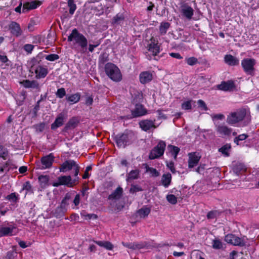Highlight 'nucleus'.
I'll list each match as a JSON object with an SVG mask.
<instances>
[{
    "instance_id": "12",
    "label": "nucleus",
    "mask_w": 259,
    "mask_h": 259,
    "mask_svg": "<svg viewBox=\"0 0 259 259\" xmlns=\"http://www.w3.org/2000/svg\"><path fill=\"white\" fill-rule=\"evenodd\" d=\"M147 49L153 56L157 55L160 53V45L158 44V41L152 37L147 45Z\"/></svg>"
},
{
    "instance_id": "22",
    "label": "nucleus",
    "mask_w": 259,
    "mask_h": 259,
    "mask_svg": "<svg viewBox=\"0 0 259 259\" xmlns=\"http://www.w3.org/2000/svg\"><path fill=\"white\" fill-rule=\"evenodd\" d=\"M10 29L12 34L16 36H19L22 34V30L20 25L15 22H12L10 25Z\"/></svg>"
},
{
    "instance_id": "46",
    "label": "nucleus",
    "mask_w": 259,
    "mask_h": 259,
    "mask_svg": "<svg viewBox=\"0 0 259 259\" xmlns=\"http://www.w3.org/2000/svg\"><path fill=\"white\" fill-rule=\"evenodd\" d=\"M192 100L184 101L182 104V108L184 110H191L192 108Z\"/></svg>"
},
{
    "instance_id": "30",
    "label": "nucleus",
    "mask_w": 259,
    "mask_h": 259,
    "mask_svg": "<svg viewBox=\"0 0 259 259\" xmlns=\"http://www.w3.org/2000/svg\"><path fill=\"white\" fill-rule=\"evenodd\" d=\"M80 99V95L79 93L71 95L66 98L67 100L72 104L77 103L79 101Z\"/></svg>"
},
{
    "instance_id": "57",
    "label": "nucleus",
    "mask_w": 259,
    "mask_h": 259,
    "mask_svg": "<svg viewBox=\"0 0 259 259\" xmlns=\"http://www.w3.org/2000/svg\"><path fill=\"white\" fill-rule=\"evenodd\" d=\"M198 106L201 108L203 110L206 111L207 110V107L205 103V102L202 100H199L197 102Z\"/></svg>"
},
{
    "instance_id": "44",
    "label": "nucleus",
    "mask_w": 259,
    "mask_h": 259,
    "mask_svg": "<svg viewBox=\"0 0 259 259\" xmlns=\"http://www.w3.org/2000/svg\"><path fill=\"white\" fill-rule=\"evenodd\" d=\"M0 62L2 63L5 64L6 65H9V64L8 62H9V60L6 55L5 52L0 51Z\"/></svg>"
},
{
    "instance_id": "32",
    "label": "nucleus",
    "mask_w": 259,
    "mask_h": 259,
    "mask_svg": "<svg viewBox=\"0 0 259 259\" xmlns=\"http://www.w3.org/2000/svg\"><path fill=\"white\" fill-rule=\"evenodd\" d=\"M95 243L100 246L103 247L107 250H112L113 245L109 241H96Z\"/></svg>"
},
{
    "instance_id": "7",
    "label": "nucleus",
    "mask_w": 259,
    "mask_h": 259,
    "mask_svg": "<svg viewBox=\"0 0 259 259\" xmlns=\"http://www.w3.org/2000/svg\"><path fill=\"white\" fill-rule=\"evenodd\" d=\"M133 134L132 133H124L122 135H118L115 137V140L117 146L119 148H124L128 144L132 139Z\"/></svg>"
},
{
    "instance_id": "45",
    "label": "nucleus",
    "mask_w": 259,
    "mask_h": 259,
    "mask_svg": "<svg viewBox=\"0 0 259 259\" xmlns=\"http://www.w3.org/2000/svg\"><path fill=\"white\" fill-rule=\"evenodd\" d=\"M220 212L218 210H212L208 212L207 217L208 219H213L219 216Z\"/></svg>"
},
{
    "instance_id": "54",
    "label": "nucleus",
    "mask_w": 259,
    "mask_h": 259,
    "mask_svg": "<svg viewBox=\"0 0 259 259\" xmlns=\"http://www.w3.org/2000/svg\"><path fill=\"white\" fill-rule=\"evenodd\" d=\"M66 94L65 90L64 88H60L58 89L56 95L60 98H62Z\"/></svg>"
},
{
    "instance_id": "25",
    "label": "nucleus",
    "mask_w": 259,
    "mask_h": 259,
    "mask_svg": "<svg viewBox=\"0 0 259 259\" xmlns=\"http://www.w3.org/2000/svg\"><path fill=\"white\" fill-rule=\"evenodd\" d=\"M146 113V111L143 106L141 104H137L135 108L132 111V115L134 117L142 116Z\"/></svg>"
},
{
    "instance_id": "13",
    "label": "nucleus",
    "mask_w": 259,
    "mask_h": 259,
    "mask_svg": "<svg viewBox=\"0 0 259 259\" xmlns=\"http://www.w3.org/2000/svg\"><path fill=\"white\" fill-rule=\"evenodd\" d=\"M31 69L34 71L37 78H44L48 74V69L40 65H34Z\"/></svg>"
},
{
    "instance_id": "8",
    "label": "nucleus",
    "mask_w": 259,
    "mask_h": 259,
    "mask_svg": "<svg viewBox=\"0 0 259 259\" xmlns=\"http://www.w3.org/2000/svg\"><path fill=\"white\" fill-rule=\"evenodd\" d=\"M79 178L78 176L72 179L70 176H61L58 178L57 182L54 183V186H58L59 185H66L69 187H72L75 185L78 181Z\"/></svg>"
},
{
    "instance_id": "14",
    "label": "nucleus",
    "mask_w": 259,
    "mask_h": 259,
    "mask_svg": "<svg viewBox=\"0 0 259 259\" xmlns=\"http://www.w3.org/2000/svg\"><path fill=\"white\" fill-rule=\"evenodd\" d=\"M124 246L134 250L140 249L142 248H149L150 245L147 242H131L123 243Z\"/></svg>"
},
{
    "instance_id": "11",
    "label": "nucleus",
    "mask_w": 259,
    "mask_h": 259,
    "mask_svg": "<svg viewBox=\"0 0 259 259\" xmlns=\"http://www.w3.org/2000/svg\"><path fill=\"white\" fill-rule=\"evenodd\" d=\"M17 233L16 227L14 225L7 223L0 227V237L12 236Z\"/></svg>"
},
{
    "instance_id": "5",
    "label": "nucleus",
    "mask_w": 259,
    "mask_h": 259,
    "mask_svg": "<svg viewBox=\"0 0 259 259\" xmlns=\"http://www.w3.org/2000/svg\"><path fill=\"white\" fill-rule=\"evenodd\" d=\"M256 61L253 58H245L241 61V66L246 74L253 75Z\"/></svg>"
},
{
    "instance_id": "63",
    "label": "nucleus",
    "mask_w": 259,
    "mask_h": 259,
    "mask_svg": "<svg viewBox=\"0 0 259 259\" xmlns=\"http://www.w3.org/2000/svg\"><path fill=\"white\" fill-rule=\"evenodd\" d=\"M169 55L172 57L178 59H181L183 57L181 55L178 53H169Z\"/></svg>"
},
{
    "instance_id": "26",
    "label": "nucleus",
    "mask_w": 259,
    "mask_h": 259,
    "mask_svg": "<svg viewBox=\"0 0 259 259\" xmlns=\"http://www.w3.org/2000/svg\"><path fill=\"white\" fill-rule=\"evenodd\" d=\"M21 83L26 88L37 89L39 87L38 83L35 80H25L21 82Z\"/></svg>"
},
{
    "instance_id": "2",
    "label": "nucleus",
    "mask_w": 259,
    "mask_h": 259,
    "mask_svg": "<svg viewBox=\"0 0 259 259\" xmlns=\"http://www.w3.org/2000/svg\"><path fill=\"white\" fill-rule=\"evenodd\" d=\"M68 41H74L76 46L75 48L78 47L80 52H85L88 46V40L83 34L78 32L76 29L72 30L71 33L68 37Z\"/></svg>"
},
{
    "instance_id": "62",
    "label": "nucleus",
    "mask_w": 259,
    "mask_h": 259,
    "mask_svg": "<svg viewBox=\"0 0 259 259\" xmlns=\"http://www.w3.org/2000/svg\"><path fill=\"white\" fill-rule=\"evenodd\" d=\"M45 127V124L44 123H39L38 124L36 125L35 128L37 131L42 132L44 130Z\"/></svg>"
},
{
    "instance_id": "50",
    "label": "nucleus",
    "mask_w": 259,
    "mask_h": 259,
    "mask_svg": "<svg viewBox=\"0 0 259 259\" xmlns=\"http://www.w3.org/2000/svg\"><path fill=\"white\" fill-rule=\"evenodd\" d=\"M178 199L175 195H166L167 200L172 204H175L178 202Z\"/></svg>"
},
{
    "instance_id": "27",
    "label": "nucleus",
    "mask_w": 259,
    "mask_h": 259,
    "mask_svg": "<svg viewBox=\"0 0 259 259\" xmlns=\"http://www.w3.org/2000/svg\"><path fill=\"white\" fill-rule=\"evenodd\" d=\"M171 180V176L169 173L164 174L161 178V183L165 187H167Z\"/></svg>"
},
{
    "instance_id": "36",
    "label": "nucleus",
    "mask_w": 259,
    "mask_h": 259,
    "mask_svg": "<svg viewBox=\"0 0 259 259\" xmlns=\"http://www.w3.org/2000/svg\"><path fill=\"white\" fill-rule=\"evenodd\" d=\"M170 27V24L168 22H162L160 24V27H159V31L161 35L165 34L168 29Z\"/></svg>"
},
{
    "instance_id": "60",
    "label": "nucleus",
    "mask_w": 259,
    "mask_h": 259,
    "mask_svg": "<svg viewBox=\"0 0 259 259\" xmlns=\"http://www.w3.org/2000/svg\"><path fill=\"white\" fill-rule=\"evenodd\" d=\"M100 45V42L96 41L95 44H90L89 46V51L90 52H93L95 48H97Z\"/></svg>"
},
{
    "instance_id": "10",
    "label": "nucleus",
    "mask_w": 259,
    "mask_h": 259,
    "mask_svg": "<svg viewBox=\"0 0 259 259\" xmlns=\"http://www.w3.org/2000/svg\"><path fill=\"white\" fill-rule=\"evenodd\" d=\"M225 240L228 243L235 246H243L246 243L243 238H240L232 234L227 235L225 237Z\"/></svg>"
},
{
    "instance_id": "1",
    "label": "nucleus",
    "mask_w": 259,
    "mask_h": 259,
    "mask_svg": "<svg viewBox=\"0 0 259 259\" xmlns=\"http://www.w3.org/2000/svg\"><path fill=\"white\" fill-rule=\"evenodd\" d=\"M250 121L249 111L245 108L238 109L228 115L227 122L234 126H244Z\"/></svg>"
},
{
    "instance_id": "38",
    "label": "nucleus",
    "mask_w": 259,
    "mask_h": 259,
    "mask_svg": "<svg viewBox=\"0 0 259 259\" xmlns=\"http://www.w3.org/2000/svg\"><path fill=\"white\" fill-rule=\"evenodd\" d=\"M146 171L149 172L153 177H157L159 175L158 171L154 168L149 167L148 165H145Z\"/></svg>"
},
{
    "instance_id": "58",
    "label": "nucleus",
    "mask_w": 259,
    "mask_h": 259,
    "mask_svg": "<svg viewBox=\"0 0 259 259\" xmlns=\"http://www.w3.org/2000/svg\"><path fill=\"white\" fill-rule=\"evenodd\" d=\"M6 198L12 202H15L18 199V195H7Z\"/></svg>"
},
{
    "instance_id": "34",
    "label": "nucleus",
    "mask_w": 259,
    "mask_h": 259,
    "mask_svg": "<svg viewBox=\"0 0 259 259\" xmlns=\"http://www.w3.org/2000/svg\"><path fill=\"white\" fill-rule=\"evenodd\" d=\"M26 98V93L22 92L17 95L16 97V100L17 104L18 106H21L23 104V102Z\"/></svg>"
},
{
    "instance_id": "6",
    "label": "nucleus",
    "mask_w": 259,
    "mask_h": 259,
    "mask_svg": "<svg viewBox=\"0 0 259 259\" xmlns=\"http://www.w3.org/2000/svg\"><path fill=\"white\" fill-rule=\"evenodd\" d=\"M60 171L62 172H66L71 169L74 170V176L77 177L79 174V167L78 164L73 160H67L62 163L60 167Z\"/></svg>"
},
{
    "instance_id": "61",
    "label": "nucleus",
    "mask_w": 259,
    "mask_h": 259,
    "mask_svg": "<svg viewBox=\"0 0 259 259\" xmlns=\"http://www.w3.org/2000/svg\"><path fill=\"white\" fill-rule=\"evenodd\" d=\"M166 165H167V167L170 170V171L172 173H175V166H174V163L173 162L170 161V162H167V164H166Z\"/></svg>"
},
{
    "instance_id": "17",
    "label": "nucleus",
    "mask_w": 259,
    "mask_h": 259,
    "mask_svg": "<svg viewBox=\"0 0 259 259\" xmlns=\"http://www.w3.org/2000/svg\"><path fill=\"white\" fill-rule=\"evenodd\" d=\"M216 131L222 137L229 136L232 133V129L224 124L217 126Z\"/></svg>"
},
{
    "instance_id": "59",
    "label": "nucleus",
    "mask_w": 259,
    "mask_h": 259,
    "mask_svg": "<svg viewBox=\"0 0 259 259\" xmlns=\"http://www.w3.org/2000/svg\"><path fill=\"white\" fill-rule=\"evenodd\" d=\"M33 48H34V46L31 44H26L24 46V50L29 53H31Z\"/></svg>"
},
{
    "instance_id": "9",
    "label": "nucleus",
    "mask_w": 259,
    "mask_h": 259,
    "mask_svg": "<svg viewBox=\"0 0 259 259\" xmlns=\"http://www.w3.org/2000/svg\"><path fill=\"white\" fill-rule=\"evenodd\" d=\"M165 146L164 142H159L157 145L151 150L149 154V158L154 159L162 156L164 153Z\"/></svg>"
},
{
    "instance_id": "35",
    "label": "nucleus",
    "mask_w": 259,
    "mask_h": 259,
    "mask_svg": "<svg viewBox=\"0 0 259 259\" xmlns=\"http://www.w3.org/2000/svg\"><path fill=\"white\" fill-rule=\"evenodd\" d=\"M25 194H31L33 193L31 186L29 182H25L23 186V188L20 192Z\"/></svg>"
},
{
    "instance_id": "37",
    "label": "nucleus",
    "mask_w": 259,
    "mask_h": 259,
    "mask_svg": "<svg viewBox=\"0 0 259 259\" xmlns=\"http://www.w3.org/2000/svg\"><path fill=\"white\" fill-rule=\"evenodd\" d=\"M231 147L230 144H226L220 148L219 151L221 152L225 156H229Z\"/></svg>"
},
{
    "instance_id": "40",
    "label": "nucleus",
    "mask_w": 259,
    "mask_h": 259,
    "mask_svg": "<svg viewBox=\"0 0 259 259\" xmlns=\"http://www.w3.org/2000/svg\"><path fill=\"white\" fill-rule=\"evenodd\" d=\"M66 212L65 209L63 210L59 206L55 209L54 215L57 218H60L64 216Z\"/></svg>"
},
{
    "instance_id": "55",
    "label": "nucleus",
    "mask_w": 259,
    "mask_h": 259,
    "mask_svg": "<svg viewBox=\"0 0 259 259\" xmlns=\"http://www.w3.org/2000/svg\"><path fill=\"white\" fill-rule=\"evenodd\" d=\"M16 254V252L14 250H10L8 251L6 257L8 259H14L15 256Z\"/></svg>"
},
{
    "instance_id": "3",
    "label": "nucleus",
    "mask_w": 259,
    "mask_h": 259,
    "mask_svg": "<svg viewBox=\"0 0 259 259\" xmlns=\"http://www.w3.org/2000/svg\"><path fill=\"white\" fill-rule=\"evenodd\" d=\"M105 71L107 75L114 81L118 82L122 79L120 69L113 63H107L105 66Z\"/></svg>"
},
{
    "instance_id": "19",
    "label": "nucleus",
    "mask_w": 259,
    "mask_h": 259,
    "mask_svg": "<svg viewBox=\"0 0 259 259\" xmlns=\"http://www.w3.org/2000/svg\"><path fill=\"white\" fill-rule=\"evenodd\" d=\"M140 127L144 131H148L152 128H156L154 125V122L150 120H144L139 122Z\"/></svg>"
},
{
    "instance_id": "49",
    "label": "nucleus",
    "mask_w": 259,
    "mask_h": 259,
    "mask_svg": "<svg viewBox=\"0 0 259 259\" xmlns=\"http://www.w3.org/2000/svg\"><path fill=\"white\" fill-rule=\"evenodd\" d=\"M186 62L188 65L193 66L198 63V59L194 57H189L186 59Z\"/></svg>"
},
{
    "instance_id": "24",
    "label": "nucleus",
    "mask_w": 259,
    "mask_h": 259,
    "mask_svg": "<svg viewBox=\"0 0 259 259\" xmlns=\"http://www.w3.org/2000/svg\"><path fill=\"white\" fill-rule=\"evenodd\" d=\"M224 61L229 66H236L238 65L239 63V59L231 55H225Z\"/></svg>"
},
{
    "instance_id": "15",
    "label": "nucleus",
    "mask_w": 259,
    "mask_h": 259,
    "mask_svg": "<svg viewBox=\"0 0 259 259\" xmlns=\"http://www.w3.org/2000/svg\"><path fill=\"white\" fill-rule=\"evenodd\" d=\"M188 166L189 168H192L196 166L200 159L199 153L196 152L190 153L188 154Z\"/></svg>"
},
{
    "instance_id": "4",
    "label": "nucleus",
    "mask_w": 259,
    "mask_h": 259,
    "mask_svg": "<svg viewBox=\"0 0 259 259\" xmlns=\"http://www.w3.org/2000/svg\"><path fill=\"white\" fill-rule=\"evenodd\" d=\"M108 199L111 206L115 210H121L125 203L126 199L124 195H109Z\"/></svg>"
},
{
    "instance_id": "42",
    "label": "nucleus",
    "mask_w": 259,
    "mask_h": 259,
    "mask_svg": "<svg viewBox=\"0 0 259 259\" xmlns=\"http://www.w3.org/2000/svg\"><path fill=\"white\" fill-rule=\"evenodd\" d=\"M68 5L69 7V13L73 15L76 9V6L74 3L73 0H68Z\"/></svg>"
},
{
    "instance_id": "47",
    "label": "nucleus",
    "mask_w": 259,
    "mask_h": 259,
    "mask_svg": "<svg viewBox=\"0 0 259 259\" xmlns=\"http://www.w3.org/2000/svg\"><path fill=\"white\" fill-rule=\"evenodd\" d=\"M8 152L6 148L3 146L0 145V158L6 160L8 155Z\"/></svg>"
},
{
    "instance_id": "16",
    "label": "nucleus",
    "mask_w": 259,
    "mask_h": 259,
    "mask_svg": "<svg viewBox=\"0 0 259 259\" xmlns=\"http://www.w3.org/2000/svg\"><path fill=\"white\" fill-rule=\"evenodd\" d=\"M218 88L223 91H233L235 88V83L232 80L223 81L220 84L218 85Z\"/></svg>"
},
{
    "instance_id": "23",
    "label": "nucleus",
    "mask_w": 259,
    "mask_h": 259,
    "mask_svg": "<svg viewBox=\"0 0 259 259\" xmlns=\"http://www.w3.org/2000/svg\"><path fill=\"white\" fill-rule=\"evenodd\" d=\"M41 161L43 168H48L52 166L54 161V157L52 154H50L49 155L43 157Z\"/></svg>"
},
{
    "instance_id": "39",
    "label": "nucleus",
    "mask_w": 259,
    "mask_h": 259,
    "mask_svg": "<svg viewBox=\"0 0 259 259\" xmlns=\"http://www.w3.org/2000/svg\"><path fill=\"white\" fill-rule=\"evenodd\" d=\"M70 200L69 196L66 195L64 199L62 200L60 206H59L63 210L65 209V211L67 210V206L69 204V201Z\"/></svg>"
},
{
    "instance_id": "21",
    "label": "nucleus",
    "mask_w": 259,
    "mask_h": 259,
    "mask_svg": "<svg viewBox=\"0 0 259 259\" xmlns=\"http://www.w3.org/2000/svg\"><path fill=\"white\" fill-rule=\"evenodd\" d=\"M65 115L64 113H61L58 115L56 118L55 121L51 125V128L55 130L63 124Z\"/></svg>"
},
{
    "instance_id": "48",
    "label": "nucleus",
    "mask_w": 259,
    "mask_h": 259,
    "mask_svg": "<svg viewBox=\"0 0 259 259\" xmlns=\"http://www.w3.org/2000/svg\"><path fill=\"white\" fill-rule=\"evenodd\" d=\"M247 137V136L245 134H241L239 135L238 137H236L234 139V142L237 145H240V141H243Z\"/></svg>"
},
{
    "instance_id": "20",
    "label": "nucleus",
    "mask_w": 259,
    "mask_h": 259,
    "mask_svg": "<svg viewBox=\"0 0 259 259\" xmlns=\"http://www.w3.org/2000/svg\"><path fill=\"white\" fill-rule=\"evenodd\" d=\"M152 74L149 71H143L140 74V81L142 84H146L152 80Z\"/></svg>"
},
{
    "instance_id": "31",
    "label": "nucleus",
    "mask_w": 259,
    "mask_h": 259,
    "mask_svg": "<svg viewBox=\"0 0 259 259\" xmlns=\"http://www.w3.org/2000/svg\"><path fill=\"white\" fill-rule=\"evenodd\" d=\"M150 212V208L146 207H143L137 211V214L140 218H145Z\"/></svg>"
},
{
    "instance_id": "33",
    "label": "nucleus",
    "mask_w": 259,
    "mask_h": 259,
    "mask_svg": "<svg viewBox=\"0 0 259 259\" xmlns=\"http://www.w3.org/2000/svg\"><path fill=\"white\" fill-rule=\"evenodd\" d=\"M167 149L176 159L178 154L180 152V148L178 147L170 145L168 146Z\"/></svg>"
},
{
    "instance_id": "53",
    "label": "nucleus",
    "mask_w": 259,
    "mask_h": 259,
    "mask_svg": "<svg viewBox=\"0 0 259 259\" xmlns=\"http://www.w3.org/2000/svg\"><path fill=\"white\" fill-rule=\"evenodd\" d=\"M59 59V56L57 54H50L49 55H47L46 57V59L50 61H54Z\"/></svg>"
},
{
    "instance_id": "28",
    "label": "nucleus",
    "mask_w": 259,
    "mask_h": 259,
    "mask_svg": "<svg viewBox=\"0 0 259 259\" xmlns=\"http://www.w3.org/2000/svg\"><path fill=\"white\" fill-rule=\"evenodd\" d=\"M139 176V170L138 169H135L131 170L127 175L126 181L128 182L132 181L134 180L137 179Z\"/></svg>"
},
{
    "instance_id": "64",
    "label": "nucleus",
    "mask_w": 259,
    "mask_h": 259,
    "mask_svg": "<svg viewBox=\"0 0 259 259\" xmlns=\"http://www.w3.org/2000/svg\"><path fill=\"white\" fill-rule=\"evenodd\" d=\"M73 202L75 206L78 205L80 202L79 195H75V197L73 201Z\"/></svg>"
},
{
    "instance_id": "18",
    "label": "nucleus",
    "mask_w": 259,
    "mask_h": 259,
    "mask_svg": "<svg viewBox=\"0 0 259 259\" xmlns=\"http://www.w3.org/2000/svg\"><path fill=\"white\" fill-rule=\"evenodd\" d=\"M181 12L182 15L188 19H191L194 14V10L187 5H184L181 7Z\"/></svg>"
},
{
    "instance_id": "41",
    "label": "nucleus",
    "mask_w": 259,
    "mask_h": 259,
    "mask_svg": "<svg viewBox=\"0 0 259 259\" xmlns=\"http://www.w3.org/2000/svg\"><path fill=\"white\" fill-rule=\"evenodd\" d=\"M55 41V34L54 32L49 33L46 38V42L48 45H52Z\"/></svg>"
},
{
    "instance_id": "29",
    "label": "nucleus",
    "mask_w": 259,
    "mask_h": 259,
    "mask_svg": "<svg viewBox=\"0 0 259 259\" xmlns=\"http://www.w3.org/2000/svg\"><path fill=\"white\" fill-rule=\"evenodd\" d=\"M41 4V3L38 1L27 3L23 6V9H27V10H31L37 8Z\"/></svg>"
},
{
    "instance_id": "56",
    "label": "nucleus",
    "mask_w": 259,
    "mask_h": 259,
    "mask_svg": "<svg viewBox=\"0 0 259 259\" xmlns=\"http://www.w3.org/2000/svg\"><path fill=\"white\" fill-rule=\"evenodd\" d=\"M38 180L41 184H46L48 182L49 178L47 176H40L38 177Z\"/></svg>"
},
{
    "instance_id": "43",
    "label": "nucleus",
    "mask_w": 259,
    "mask_h": 259,
    "mask_svg": "<svg viewBox=\"0 0 259 259\" xmlns=\"http://www.w3.org/2000/svg\"><path fill=\"white\" fill-rule=\"evenodd\" d=\"M212 247L214 249H221L223 248V244L221 241L220 239H214L212 241Z\"/></svg>"
},
{
    "instance_id": "51",
    "label": "nucleus",
    "mask_w": 259,
    "mask_h": 259,
    "mask_svg": "<svg viewBox=\"0 0 259 259\" xmlns=\"http://www.w3.org/2000/svg\"><path fill=\"white\" fill-rule=\"evenodd\" d=\"M81 216L85 217L88 219H96L97 218V215L95 214H86L85 211H83L81 213Z\"/></svg>"
},
{
    "instance_id": "52",
    "label": "nucleus",
    "mask_w": 259,
    "mask_h": 259,
    "mask_svg": "<svg viewBox=\"0 0 259 259\" xmlns=\"http://www.w3.org/2000/svg\"><path fill=\"white\" fill-rule=\"evenodd\" d=\"M124 19V17L122 14H117L113 18V22L114 23H120L121 21Z\"/></svg>"
}]
</instances>
